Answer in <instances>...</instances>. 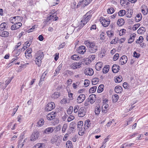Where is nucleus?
Returning <instances> with one entry per match:
<instances>
[{"mask_svg":"<svg viewBox=\"0 0 148 148\" xmlns=\"http://www.w3.org/2000/svg\"><path fill=\"white\" fill-rule=\"evenodd\" d=\"M85 44L87 47L89 54L95 53L98 50V46L94 42L88 40L85 42Z\"/></svg>","mask_w":148,"mask_h":148,"instance_id":"1","label":"nucleus"},{"mask_svg":"<svg viewBox=\"0 0 148 148\" xmlns=\"http://www.w3.org/2000/svg\"><path fill=\"white\" fill-rule=\"evenodd\" d=\"M35 62L36 64L39 66L41 65V60L43 58L44 55L43 52L41 50L38 51L36 54Z\"/></svg>","mask_w":148,"mask_h":148,"instance_id":"2","label":"nucleus"},{"mask_svg":"<svg viewBox=\"0 0 148 148\" xmlns=\"http://www.w3.org/2000/svg\"><path fill=\"white\" fill-rule=\"evenodd\" d=\"M47 21L51 22L57 20L58 16H57V13L55 12L54 11H52L49 14V15L47 18Z\"/></svg>","mask_w":148,"mask_h":148,"instance_id":"3","label":"nucleus"},{"mask_svg":"<svg viewBox=\"0 0 148 148\" xmlns=\"http://www.w3.org/2000/svg\"><path fill=\"white\" fill-rule=\"evenodd\" d=\"M92 16L91 15L89 14L88 12L86 13L84 16V18L81 21V23L83 24V26H84L88 21L90 19Z\"/></svg>","mask_w":148,"mask_h":148,"instance_id":"4","label":"nucleus"},{"mask_svg":"<svg viewBox=\"0 0 148 148\" xmlns=\"http://www.w3.org/2000/svg\"><path fill=\"white\" fill-rule=\"evenodd\" d=\"M39 136V132L37 130H35L33 132L30 136V140L33 141H35L38 139Z\"/></svg>","mask_w":148,"mask_h":148,"instance_id":"5","label":"nucleus"},{"mask_svg":"<svg viewBox=\"0 0 148 148\" xmlns=\"http://www.w3.org/2000/svg\"><path fill=\"white\" fill-rule=\"evenodd\" d=\"M55 107V105L53 102L49 103L46 106L45 110L47 111H50L54 109Z\"/></svg>","mask_w":148,"mask_h":148,"instance_id":"6","label":"nucleus"},{"mask_svg":"<svg viewBox=\"0 0 148 148\" xmlns=\"http://www.w3.org/2000/svg\"><path fill=\"white\" fill-rule=\"evenodd\" d=\"M99 20L101 23L104 27H107L110 24V21L109 19L106 20L104 18L101 17L100 18Z\"/></svg>","mask_w":148,"mask_h":148,"instance_id":"7","label":"nucleus"},{"mask_svg":"<svg viewBox=\"0 0 148 148\" xmlns=\"http://www.w3.org/2000/svg\"><path fill=\"white\" fill-rule=\"evenodd\" d=\"M86 109L84 107H81L78 110V115L80 117H83L86 114Z\"/></svg>","mask_w":148,"mask_h":148,"instance_id":"8","label":"nucleus"},{"mask_svg":"<svg viewBox=\"0 0 148 148\" xmlns=\"http://www.w3.org/2000/svg\"><path fill=\"white\" fill-rule=\"evenodd\" d=\"M83 123L82 121H79L77 123V128L79 129V135H82L84 134V131H82V128L83 125Z\"/></svg>","mask_w":148,"mask_h":148,"instance_id":"9","label":"nucleus"},{"mask_svg":"<svg viewBox=\"0 0 148 148\" xmlns=\"http://www.w3.org/2000/svg\"><path fill=\"white\" fill-rule=\"evenodd\" d=\"M86 48L85 46L81 45L78 48L77 51L80 54H83L86 52Z\"/></svg>","mask_w":148,"mask_h":148,"instance_id":"10","label":"nucleus"},{"mask_svg":"<svg viewBox=\"0 0 148 148\" xmlns=\"http://www.w3.org/2000/svg\"><path fill=\"white\" fill-rule=\"evenodd\" d=\"M127 61V58L126 56L124 55L122 56L119 60V64L121 65H123L126 63Z\"/></svg>","mask_w":148,"mask_h":148,"instance_id":"11","label":"nucleus"},{"mask_svg":"<svg viewBox=\"0 0 148 148\" xmlns=\"http://www.w3.org/2000/svg\"><path fill=\"white\" fill-rule=\"evenodd\" d=\"M85 95L84 94H81L77 98V102L78 103H81L85 100Z\"/></svg>","mask_w":148,"mask_h":148,"instance_id":"12","label":"nucleus"},{"mask_svg":"<svg viewBox=\"0 0 148 148\" xmlns=\"http://www.w3.org/2000/svg\"><path fill=\"white\" fill-rule=\"evenodd\" d=\"M92 0H80L79 3V5H83V6H86L89 4Z\"/></svg>","mask_w":148,"mask_h":148,"instance_id":"13","label":"nucleus"},{"mask_svg":"<svg viewBox=\"0 0 148 148\" xmlns=\"http://www.w3.org/2000/svg\"><path fill=\"white\" fill-rule=\"evenodd\" d=\"M11 22L12 21H16L20 22L23 19V18L19 16H14L10 18Z\"/></svg>","mask_w":148,"mask_h":148,"instance_id":"14","label":"nucleus"},{"mask_svg":"<svg viewBox=\"0 0 148 148\" xmlns=\"http://www.w3.org/2000/svg\"><path fill=\"white\" fill-rule=\"evenodd\" d=\"M84 73L86 75H92L93 74L94 71L91 68H87L85 70Z\"/></svg>","mask_w":148,"mask_h":148,"instance_id":"15","label":"nucleus"},{"mask_svg":"<svg viewBox=\"0 0 148 148\" xmlns=\"http://www.w3.org/2000/svg\"><path fill=\"white\" fill-rule=\"evenodd\" d=\"M54 130L53 127H49L46 128L43 132V134H49L52 132Z\"/></svg>","mask_w":148,"mask_h":148,"instance_id":"16","label":"nucleus"},{"mask_svg":"<svg viewBox=\"0 0 148 148\" xmlns=\"http://www.w3.org/2000/svg\"><path fill=\"white\" fill-rule=\"evenodd\" d=\"M96 95L95 94H92L90 95L88 98L89 101L91 104H92L94 103L96 100Z\"/></svg>","mask_w":148,"mask_h":148,"instance_id":"17","label":"nucleus"},{"mask_svg":"<svg viewBox=\"0 0 148 148\" xmlns=\"http://www.w3.org/2000/svg\"><path fill=\"white\" fill-rule=\"evenodd\" d=\"M82 62H75L73 63L71 65V68L74 69H76L81 67Z\"/></svg>","mask_w":148,"mask_h":148,"instance_id":"18","label":"nucleus"},{"mask_svg":"<svg viewBox=\"0 0 148 148\" xmlns=\"http://www.w3.org/2000/svg\"><path fill=\"white\" fill-rule=\"evenodd\" d=\"M120 67L116 64H114L112 67V72L114 73H117L119 71Z\"/></svg>","mask_w":148,"mask_h":148,"instance_id":"19","label":"nucleus"},{"mask_svg":"<svg viewBox=\"0 0 148 148\" xmlns=\"http://www.w3.org/2000/svg\"><path fill=\"white\" fill-rule=\"evenodd\" d=\"M136 36V34L133 33L131 35L130 37L128 40V43H131L134 41L135 37Z\"/></svg>","mask_w":148,"mask_h":148,"instance_id":"20","label":"nucleus"},{"mask_svg":"<svg viewBox=\"0 0 148 148\" xmlns=\"http://www.w3.org/2000/svg\"><path fill=\"white\" fill-rule=\"evenodd\" d=\"M103 63L101 62H99L97 63L95 67L96 70L99 71L102 67Z\"/></svg>","mask_w":148,"mask_h":148,"instance_id":"21","label":"nucleus"},{"mask_svg":"<svg viewBox=\"0 0 148 148\" xmlns=\"http://www.w3.org/2000/svg\"><path fill=\"white\" fill-rule=\"evenodd\" d=\"M114 90L116 93H120L122 91V88L121 86H117L115 87Z\"/></svg>","mask_w":148,"mask_h":148,"instance_id":"22","label":"nucleus"},{"mask_svg":"<svg viewBox=\"0 0 148 148\" xmlns=\"http://www.w3.org/2000/svg\"><path fill=\"white\" fill-rule=\"evenodd\" d=\"M146 31V29L145 27H140L138 30L137 33L138 34H143Z\"/></svg>","mask_w":148,"mask_h":148,"instance_id":"23","label":"nucleus"},{"mask_svg":"<svg viewBox=\"0 0 148 148\" xmlns=\"http://www.w3.org/2000/svg\"><path fill=\"white\" fill-rule=\"evenodd\" d=\"M56 116L52 113H49L47 115V119L48 120H51L54 119Z\"/></svg>","mask_w":148,"mask_h":148,"instance_id":"24","label":"nucleus"},{"mask_svg":"<svg viewBox=\"0 0 148 148\" xmlns=\"http://www.w3.org/2000/svg\"><path fill=\"white\" fill-rule=\"evenodd\" d=\"M11 23L13 24L16 25V29H18L22 26V23L20 22H17L16 21H12Z\"/></svg>","mask_w":148,"mask_h":148,"instance_id":"25","label":"nucleus"},{"mask_svg":"<svg viewBox=\"0 0 148 148\" xmlns=\"http://www.w3.org/2000/svg\"><path fill=\"white\" fill-rule=\"evenodd\" d=\"M125 23V21L123 19L121 18L119 19L117 21V24L119 26L123 25Z\"/></svg>","mask_w":148,"mask_h":148,"instance_id":"26","label":"nucleus"},{"mask_svg":"<svg viewBox=\"0 0 148 148\" xmlns=\"http://www.w3.org/2000/svg\"><path fill=\"white\" fill-rule=\"evenodd\" d=\"M60 96V92H54L52 95L51 97L54 99L58 98Z\"/></svg>","mask_w":148,"mask_h":148,"instance_id":"27","label":"nucleus"},{"mask_svg":"<svg viewBox=\"0 0 148 148\" xmlns=\"http://www.w3.org/2000/svg\"><path fill=\"white\" fill-rule=\"evenodd\" d=\"M32 52V50L31 48H29L28 49L25 53V56H27L29 57L32 56V55L31 54Z\"/></svg>","mask_w":148,"mask_h":148,"instance_id":"28","label":"nucleus"},{"mask_svg":"<svg viewBox=\"0 0 148 148\" xmlns=\"http://www.w3.org/2000/svg\"><path fill=\"white\" fill-rule=\"evenodd\" d=\"M90 121L89 119L86 120L84 124V129H87L90 126Z\"/></svg>","mask_w":148,"mask_h":148,"instance_id":"29","label":"nucleus"},{"mask_svg":"<svg viewBox=\"0 0 148 148\" xmlns=\"http://www.w3.org/2000/svg\"><path fill=\"white\" fill-rule=\"evenodd\" d=\"M21 52V50L20 49H15L13 51V53H14V56L16 57L19 55Z\"/></svg>","mask_w":148,"mask_h":148,"instance_id":"30","label":"nucleus"},{"mask_svg":"<svg viewBox=\"0 0 148 148\" xmlns=\"http://www.w3.org/2000/svg\"><path fill=\"white\" fill-rule=\"evenodd\" d=\"M142 18V16L141 14H138L135 17V21L136 22L140 21Z\"/></svg>","mask_w":148,"mask_h":148,"instance_id":"31","label":"nucleus"},{"mask_svg":"<svg viewBox=\"0 0 148 148\" xmlns=\"http://www.w3.org/2000/svg\"><path fill=\"white\" fill-rule=\"evenodd\" d=\"M9 32L7 31H4L0 34V36L3 37H6L9 36Z\"/></svg>","mask_w":148,"mask_h":148,"instance_id":"32","label":"nucleus"},{"mask_svg":"<svg viewBox=\"0 0 148 148\" xmlns=\"http://www.w3.org/2000/svg\"><path fill=\"white\" fill-rule=\"evenodd\" d=\"M44 123V120L42 119H41L37 123L36 126L38 127H41L43 125Z\"/></svg>","mask_w":148,"mask_h":148,"instance_id":"33","label":"nucleus"},{"mask_svg":"<svg viewBox=\"0 0 148 148\" xmlns=\"http://www.w3.org/2000/svg\"><path fill=\"white\" fill-rule=\"evenodd\" d=\"M104 86L103 84H101L99 86L97 90V92L100 93L102 92L103 90Z\"/></svg>","mask_w":148,"mask_h":148,"instance_id":"34","label":"nucleus"},{"mask_svg":"<svg viewBox=\"0 0 148 148\" xmlns=\"http://www.w3.org/2000/svg\"><path fill=\"white\" fill-rule=\"evenodd\" d=\"M109 69V66L106 65L103 67V73H106L108 72Z\"/></svg>","mask_w":148,"mask_h":148,"instance_id":"35","label":"nucleus"},{"mask_svg":"<svg viewBox=\"0 0 148 148\" xmlns=\"http://www.w3.org/2000/svg\"><path fill=\"white\" fill-rule=\"evenodd\" d=\"M62 64H60L58 66V67L56 69L55 72L54 73L55 75L59 73L61 69L62 68Z\"/></svg>","mask_w":148,"mask_h":148,"instance_id":"36","label":"nucleus"},{"mask_svg":"<svg viewBox=\"0 0 148 148\" xmlns=\"http://www.w3.org/2000/svg\"><path fill=\"white\" fill-rule=\"evenodd\" d=\"M101 111V108L100 106H96L95 110V113L96 115H98Z\"/></svg>","mask_w":148,"mask_h":148,"instance_id":"37","label":"nucleus"},{"mask_svg":"<svg viewBox=\"0 0 148 148\" xmlns=\"http://www.w3.org/2000/svg\"><path fill=\"white\" fill-rule=\"evenodd\" d=\"M99 79L98 78L95 77L93 78L92 80V83L93 85L96 84L99 82Z\"/></svg>","mask_w":148,"mask_h":148,"instance_id":"38","label":"nucleus"},{"mask_svg":"<svg viewBox=\"0 0 148 148\" xmlns=\"http://www.w3.org/2000/svg\"><path fill=\"white\" fill-rule=\"evenodd\" d=\"M66 146L67 148H73L72 142L70 141H68L66 143Z\"/></svg>","mask_w":148,"mask_h":148,"instance_id":"39","label":"nucleus"},{"mask_svg":"<svg viewBox=\"0 0 148 148\" xmlns=\"http://www.w3.org/2000/svg\"><path fill=\"white\" fill-rule=\"evenodd\" d=\"M6 23H1L0 25V30L1 31L3 30L4 29L6 28Z\"/></svg>","mask_w":148,"mask_h":148,"instance_id":"40","label":"nucleus"},{"mask_svg":"<svg viewBox=\"0 0 148 148\" xmlns=\"http://www.w3.org/2000/svg\"><path fill=\"white\" fill-rule=\"evenodd\" d=\"M125 14V11L123 10H120L118 13L119 16H124Z\"/></svg>","mask_w":148,"mask_h":148,"instance_id":"41","label":"nucleus"},{"mask_svg":"<svg viewBox=\"0 0 148 148\" xmlns=\"http://www.w3.org/2000/svg\"><path fill=\"white\" fill-rule=\"evenodd\" d=\"M107 34L108 37L110 38L114 36V32L112 31H108L107 32Z\"/></svg>","mask_w":148,"mask_h":148,"instance_id":"42","label":"nucleus"},{"mask_svg":"<svg viewBox=\"0 0 148 148\" xmlns=\"http://www.w3.org/2000/svg\"><path fill=\"white\" fill-rule=\"evenodd\" d=\"M122 80V78L121 76L117 77L115 79V82L116 83H120Z\"/></svg>","mask_w":148,"mask_h":148,"instance_id":"43","label":"nucleus"},{"mask_svg":"<svg viewBox=\"0 0 148 148\" xmlns=\"http://www.w3.org/2000/svg\"><path fill=\"white\" fill-rule=\"evenodd\" d=\"M114 12V10L113 7L109 8L107 10V12L108 14H112Z\"/></svg>","mask_w":148,"mask_h":148,"instance_id":"44","label":"nucleus"},{"mask_svg":"<svg viewBox=\"0 0 148 148\" xmlns=\"http://www.w3.org/2000/svg\"><path fill=\"white\" fill-rule=\"evenodd\" d=\"M96 89L97 87L96 86H93L90 89L89 92L90 93H93L96 91Z\"/></svg>","mask_w":148,"mask_h":148,"instance_id":"45","label":"nucleus"},{"mask_svg":"<svg viewBox=\"0 0 148 148\" xmlns=\"http://www.w3.org/2000/svg\"><path fill=\"white\" fill-rule=\"evenodd\" d=\"M143 38L142 36H140L139 39L137 40L136 41V43L139 44L141 43L143 41Z\"/></svg>","mask_w":148,"mask_h":148,"instance_id":"46","label":"nucleus"},{"mask_svg":"<svg viewBox=\"0 0 148 148\" xmlns=\"http://www.w3.org/2000/svg\"><path fill=\"white\" fill-rule=\"evenodd\" d=\"M22 141L20 140L19 141H18V148H23V147L24 145L23 142H22Z\"/></svg>","mask_w":148,"mask_h":148,"instance_id":"47","label":"nucleus"},{"mask_svg":"<svg viewBox=\"0 0 148 148\" xmlns=\"http://www.w3.org/2000/svg\"><path fill=\"white\" fill-rule=\"evenodd\" d=\"M73 111V107L70 106L67 111V113L68 114H71L72 112Z\"/></svg>","mask_w":148,"mask_h":148,"instance_id":"48","label":"nucleus"},{"mask_svg":"<svg viewBox=\"0 0 148 148\" xmlns=\"http://www.w3.org/2000/svg\"><path fill=\"white\" fill-rule=\"evenodd\" d=\"M79 58V56L76 55H73L71 57V59L74 60H77Z\"/></svg>","mask_w":148,"mask_h":148,"instance_id":"49","label":"nucleus"},{"mask_svg":"<svg viewBox=\"0 0 148 148\" xmlns=\"http://www.w3.org/2000/svg\"><path fill=\"white\" fill-rule=\"evenodd\" d=\"M140 25V24L139 23H137L134 25L132 27L133 30L134 31L136 30Z\"/></svg>","mask_w":148,"mask_h":148,"instance_id":"50","label":"nucleus"},{"mask_svg":"<svg viewBox=\"0 0 148 148\" xmlns=\"http://www.w3.org/2000/svg\"><path fill=\"white\" fill-rule=\"evenodd\" d=\"M67 124L66 123H65L64 124L62 129V131L63 133H64L66 130L67 127Z\"/></svg>","mask_w":148,"mask_h":148,"instance_id":"51","label":"nucleus"},{"mask_svg":"<svg viewBox=\"0 0 148 148\" xmlns=\"http://www.w3.org/2000/svg\"><path fill=\"white\" fill-rule=\"evenodd\" d=\"M90 81L88 79H85L84 81V85L85 87L88 86L89 84Z\"/></svg>","mask_w":148,"mask_h":148,"instance_id":"52","label":"nucleus"},{"mask_svg":"<svg viewBox=\"0 0 148 148\" xmlns=\"http://www.w3.org/2000/svg\"><path fill=\"white\" fill-rule=\"evenodd\" d=\"M74 118L75 117L73 116L72 115H70L68 118L67 121L69 122H70L73 120Z\"/></svg>","mask_w":148,"mask_h":148,"instance_id":"53","label":"nucleus"},{"mask_svg":"<svg viewBox=\"0 0 148 148\" xmlns=\"http://www.w3.org/2000/svg\"><path fill=\"white\" fill-rule=\"evenodd\" d=\"M30 43H29V41H26L25 42L24 44V45H25V46H27V48L28 47L30 46L32 42V40H31L30 39Z\"/></svg>","mask_w":148,"mask_h":148,"instance_id":"54","label":"nucleus"},{"mask_svg":"<svg viewBox=\"0 0 148 148\" xmlns=\"http://www.w3.org/2000/svg\"><path fill=\"white\" fill-rule=\"evenodd\" d=\"M119 57V55L118 53H116L115 55L114 56L113 59L114 61H116L118 59Z\"/></svg>","mask_w":148,"mask_h":148,"instance_id":"55","label":"nucleus"},{"mask_svg":"<svg viewBox=\"0 0 148 148\" xmlns=\"http://www.w3.org/2000/svg\"><path fill=\"white\" fill-rule=\"evenodd\" d=\"M118 41V38H115V39H113L111 41L110 43L111 44H116Z\"/></svg>","mask_w":148,"mask_h":148,"instance_id":"56","label":"nucleus"},{"mask_svg":"<svg viewBox=\"0 0 148 148\" xmlns=\"http://www.w3.org/2000/svg\"><path fill=\"white\" fill-rule=\"evenodd\" d=\"M79 107L78 106H75L74 108V112L76 113L77 112L78 110L79 109Z\"/></svg>","mask_w":148,"mask_h":148,"instance_id":"57","label":"nucleus"},{"mask_svg":"<svg viewBox=\"0 0 148 148\" xmlns=\"http://www.w3.org/2000/svg\"><path fill=\"white\" fill-rule=\"evenodd\" d=\"M126 31V30L124 29H121L119 33V35L120 36H122V35L123 34H125V32Z\"/></svg>","mask_w":148,"mask_h":148,"instance_id":"58","label":"nucleus"},{"mask_svg":"<svg viewBox=\"0 0 148 148\" xmlns=\"http://www.w3.org/2000/svg\"><path fill=\"white\" fill-rule=\"evenodd\" d=\"M89 58L90 61H93L95 58V55H90L89 56Z\"/></svg>","mask_w":148,"mask_h":148,"instance_id":"59","label":"nucleus"},{"mask_svg":"<svg viewBox=\"0 0 148 148\" xmlns=\"http://www.w3.org/2000/svg\"><path fill=\"white\" fill-rule=\"evenodd\" d=\"M12 78H13V77H12L11 78H10L9 79H8V80H7L6 81V82H5L6 83L5 84L6 87L11 82Z\"/></svg>","mask_w":148,"mask_h":148,"instance_id":"60","label":"nucleus"},{"mask_svg":"<svg viewBox=\"0 0 148 148\" xmlns=\"http://www.w3.org/2000/svg\"><path fill=\"white\" fill-rule=\"evenodd\" d=\"M113 123H114V120H112V121H110L109 122H108L107 123V124L106 125L107 127H110L111 125H112Z\"/></svg>","mask_w":148,"mask_h":148,"instance_id":"61","label":"nucleus"},{"mask_svg":"<svg viewBox=\"0 0 148 148\" xmlns=\"http://www.w3.org/2000/svg\"><path fill=\"white\" fill-rule=\"evenodd\" d=\"M36 26V25H35L34 26H33L32 27V28L30 29L27 30V32L28 33H30V32H33L34 29L35 28V26Z\"/></svg>","mask_w":148,"mask_h":148,"instance_id":"62","label":"nucleus"},{"mask_svg":"<svg viewBox=\"0 0 148 148\" xmlns=\"http://www.w3.org/2000/svg\"><path fill=\"white\" fill-rule=\"evenodd\" d=\"M67 102V100L66 99H63L60 101L61 104H65Z\"/></svg>","mask_w":148,"mask_h":148,"instance_id":"63","label":"nucleus"},{"mask_svg":"<svg viewBox=\"0 0 148 148\" xmlns=\"http://www.w3.org/2000/svg\"><path fill=\"white\" fill-rule=\"evenodd\" d=\"M123 87L125 89H126L128 88V84L127 82H124L123 84Z\"/></svg>","mask_w":148,"mask_h":148,"instance_id":"64","label":"nucleus"}]
</instances>
